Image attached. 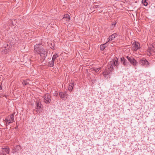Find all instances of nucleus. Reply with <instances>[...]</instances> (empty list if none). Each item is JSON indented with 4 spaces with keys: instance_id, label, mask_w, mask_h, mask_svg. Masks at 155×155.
I'll list each match as a JSON object with an SVG mask.
<instances>
[{
    "instance_id": "nucleus-18",
    "label": "nucleus",
    "mask_w": 155,
    "mask_h": 155,
    "mask_svg": "<svg viewBox=\"0 0 155 155\" xmlns=\"http://www.w3.org/2000/svg\"><path fill=\"white\" fill-rule=\"evenodd\" d=\"M107 42L106 43L104 44L101 45H100V48L101 50H103L105 48V47L107 46Z\"/></svg>"
},
{
    "instance_id": "nucleus-13",
    "label": "nucleus",
    "mask_w": 155,
    "mask_h": 155,
    "mask_svg": "<svg viewBox=\"0 0 155 155\" xmlns=\"http://www.w3.org/2000/svg\"><path fill=\"white\" fill-rule=\"evenodd\" d=\"M11 47V46L10 45H8V44H7L6 45H5V46H4L5 52L6 53H7L10 50Z\"/></svg>"
},
{
    "instance_id": "nucleus-14",
    "label": "nucleus",
    "mask_w": 155,
    "mask_h": 155,
    "mask_svg": "<svg viewBox=\"0 0 155 155\" xmlns=\"http://www.w3.org/2000/svg\"><path fill=\"white\" fill-rule=\"evenodd\" d=\"M117 36V35L116 33H114L110 36L108 38V40L107 42L113 40Z\"/></svg>"
},
{
    "instance_id": "nucleus-9",
    "label": "nucleus",
    "mask_w": 155,
    "mask_h": 155,
    "mask_svg": "<svg viewBox=\"0 0 155 155\" xmlns=\"http://www.w3.org/2000/svg\"><path fill=\"white\" fill-rule=\"evenodd\" d=\"M148 54H151L155 52V44H153L150 45L148 49Z\"/></svg>"
},
{
    "instance_id": "nucleus-8",
    "label": "nucleus",
    "mask_w": 155,
    "mask_h": 155,
    "mask_svg": "<svg viewBox=\"0 0 155 155\" xmlns=\"http://www.w3.org/2000/svg\"><path fill=\"white\" fill-rule=\"evenodd\" d=\"M132 49L134 51L138 50L140 48V44L138 42H134L132 44Z\"/></svg>"
},
{
    "instance_id": "nucleus-24",
    "label": "nucleus",
    "mask_w": 155,
    "mask_h": 155,
    "mask_svg": "<svg viewBox=\"0 0 155 155\" xmlns=\"http://www.w3.org/2000/svg\"><path fill=\"white\" fill-rule=\"evenodd\" d=\"M23 83V84H25V85H26L27 84V82L25 81H24Z\"/></svg>"
},
{
    "instance_id": "nucleus-10",
    "label": "nucleus",
    "mask_w": 155,
    "mask_h": 155,
    "mask_svg": "<svg viewBox=\"0 0 155 155\" xmlns=\"http://www.w3.org/2000/svg\"><path fill=\"white\" fill-rule=\"evenodd\" d=\"M42 105L40 102H36V110L38 113H40L42 110Z\"/></svg>"
},
{
    "instance_id": "nucleus-4",
    "label": "nucleus",
    "mask_w": 155,
    "mask_h": 155,
    "mask_svg": "<svg viewBox=\"0 0 155 155\" xmlns=\"http://www.w3.org/2000/svg\"><path fill=\"white\" fill-rule=\"evenodd\" d=\"M126 57L131 64L134 67H136L137 66L138 62L134 57L129 56H127Z\"/></svg>"
},
{
    "instance_id": "nucleus-1",
    "label": "nucleus",
    "mask_w": 155,
    "mask_h": 155,
    "mask_svg": "<svg viewBox=\"0 0 155 155\" xmlns=\"http://www.w3.org/2000/svg\"><path fill=\"white\" fill-rule=\"evenodd\" d=\"M118 64L117 59L114 60L109 62L108 63L107 68L105 69L103 72L104 76L107 78H109V74L110 72L113 70V67H117Z\"/></svg>"
},
{
    "instance_id": "nucleus-25",
    "label": "nucleus",
    "mask_w": 155,
    "mask_h": 155,
    "mask_svg": "<svg viewBox=\"0 0 155 155\" xmlns=\"http://www.w3.org/2000/svg\"><path fill=\"white\" fill-rule=\"evenodd\" d=\"M116 22H115V23H114L113 24H112V26H113V25H114V26L115 25H116Z\"/></svg>"
},
{
    "instance_id": "nucleus-27",
    "label": "nucleus",
    "mask_w": 155,
    "mask_h": 155,
    "mask_svg": "<svg viewBox=\"0 0 155 155\" xmlns=\"http://www.w3.org/2000/svg\"><path fill=\"white\" fill-rule=\"evenodd\" d=\"M2 89V87L1 86H0V90Z\"/></svg>"
},
{
    "instance_id": "nucleus-5",
    "label": "nucleus",
    "mask_w": 155,
    "mask_h": 155,
    "mask_svg": "<svg viewBox=\"0 0 155 155\" xmlns=\"http://www.w3.org/2000/svg\"><path fill=\"white\" fill-rule=\"evenodd\" d=\"M14 114H12L8 116L4 120L7 124L9 125L14 122Z\"/></svg>"
},
{
    "instance_id": "nucleus-26",
    "label": "nucleus",
    "mask_w": 155,
    "mask_h": 155,
    "mask_svg": "<svg viewBox=\"0 0 155 155\" xmlns=\"http://www.w3.org/2000/svg\"><path fill=\"white\" fill-rule=\"evenodd\" d=\"M2 96L3 97H6V96L5 95V94H3L2 95Z\"/></svg>"
},
{
    "instance_id": "nucleus-3",
    "label": "nucleus",
    "mask_w": 155,
    "mask_h": 155,
    "mask_svg": "<svg viewBox=\"0 0 155 155\" xmlns=\"http://www.w3.org/2000/svg\"><path fill=\"white\" fill-rule=\"evenodd\" d=\"M43 98V101L46 104H49L51 101V96L48 93H46L42 97Z\"/></svg>"
},
{
    "instance_id": "nucleus-16",
    "label": "nucleus",
    "mask_w": 155,
    "mask_h": 155,
    "mask_svg": "<svg viewBox=\"0 0 155 155\" xmlns=\"http://www.w3.org/2000/svg\"><path fill=\"white\" fill-rule=\"evenodd\" d=\"M74 86V84L73 83H70L68 87V90L69 91L71 92L72 91Z\"/></svg>"
},
{
    "instance_id": "nucleus-11",
    "label": "nucleus",
    "mask_w": 155,
    "mask_h": 155,
    "mask_svg": "<svg viewBox=\"0 0 155 155\" xmlns=\"http://www.w3.org/2000/svg\"><path fill=\"white\" fill-rule=\"evenodd\" d=\"M120 62L124 66L128 67L130 65V64L127 62V60L124 58H120Z\"/></svg>"
},
{
    "instance_id": "nucleus-23",
    "label": "nucleus",
    "mask_w": 155,
    "mask_h": 155,
    "mask_svg": "<svg viewBox=\"0 0 155 155\" xmlns=\"http://www.w3.org/2000/svg\"><path fill=\"white\" fill-rule=\"evenodd\" d=\"M58 95V94L56 92H55V93L54 94V95L55 96H57Z\"/></svg>"
},
{
    "instance_id": "nucleus-6",
    "label": "nucleus",
    "mask_w": 155,
    "mask_h": 155,
    "mask_svg": "<svg viewBox=\"0 0 155 155\" xmlns=\"http://www.w3.org/2000/svg\"><path fill=\"white\" fill-rule=\"evenodd\" d=\"M139 63L141 65L146 67H148L150 64L149 62L144 58H142L140 60Z\"/></svg>"
},
{
    "instance_id": "nucleus-20",
    "label": "nucleus",
    "mask_w": 155,
    "mask_h": 155,
    "mask_svg": "<svg viewBox=\"0 0 155 155\" xmlns=\"http://www.w3.org/2000/svg\"><path fill=\"white\" fill-rule=\"evenodd\" d=\"M58 54L55 53L54 54L53 56L52 60L55 61V59L58 57Z\"/></svg>"
},
{
    "instance_id": "nucleus-19",
    "label": "nucleus",
    "mask_w": 155,
    "mask_h": 155,
    "mask_svg": "<svg viewBox=\"0 0 155 155\" xmlns=\"http://www.w3.org/2000/svg\"><path fill=\"white\" fill-rule=\"evenodd\" d=\"M148 0H142V3L145 6H146L148 5Z\"/></svg>"
},
{
    "instance_id": "nucleus-15",
    "label": "nucleus",
    "mask_w": 155,
    "mask_h": 155,
    "mask_svg": "<svg viewBox=\"0 0 155 155\" xmlns=\"http://www.w3.org/2000/svg\"><path fill=\"white\" fill-rule=\"evenodd\" d=\"M2 149L3 150V152L5 153V154L9 153L10 149L9 147H7L4 148H2Z\"/></svg>"
},
{
    "instance_id": "nucleus-7",
    "label": "nucleus",
    "mask_w": 155,
    "mask_h": 155,
    "mask_svg": "<svg viewBox=\"0 0 155 155\" xmlns=\"http://www.w3.org/2000/svg\"><path fill=\"white\" fill-rule=\"evenodd\" d=\"M60 97L63 100H66L69 95L67 94L66 91L60 92H59Z\"/></svg>"
},
{
    "instance_id": "nucleus-17",
    "label": "nucleus",
    "mask_w": 155,
    "mask_h": 155,
    "mask_svg": "<svg viewBox=\"0 0 155 155\" xmlns=\"http://www.w3.org/2000/svg\"><path fill=\"white\" fill-rule=\"evenodd\" d=\"M70 19V16L68 14H65L64 15L63 18L64 20H66L67 21H69Z\"/></svg>"
},
{
    "instance_id": "nucleus-22",
    "label": "nucleus",
    "mask_w": 155,
    "mask_h": 155,
    "mask_svg": "<svg viewBox=\"0 0 155 155\" xmlns=\"http://www.w3.org/2000/svg\"><path fill=\"white\" fill-rule=\"evenodd\" d=\"M101 69V68H93V70L95 72H98L99 70Z\"/></svg>"
},
{
    "instance_id": "nucleus-21",
    "label": "nucleus",
    "mask_w": 155,
    "mask_h": 155,
    "mask_svg": "<svg viewBox=\"0 0 155 155\" xmlns=\"http://www.w3.org/2000/svg\"><path fill=\"white\" fill-rule=\"evenodd\" d=\"M54 61L52 60L49 62V66L50 67H53L54 65Z\"/></svg>"
},
{
    "instance_id": "nucleus-2",
    "label": "nucleus",
    "mask_w": 155,
    "mask_h": 155,
    "mask_svg": "<svg viewBox=\"0 0 155 155\" xmlns=\"http://www.w3.org/2000/svg\"><path fill=\"white\" fill-rule=\"evenodd\" d=\"M34 49L35 53L39 54L42 59L44 60L47 56V53L42 45L41 44H36L34 46Z\"/></svg>"
},
{
    "instance_id": "nucleus-12",
    "label": "nucleus",
    "mask_w": 155,
    "mask_h": 155,
    "mask_svg": "<svg viewBox=\"0 0 155 155\" xmlns=\"http://www.w3.org/2000/svg\"><path fill=\"white\" fill-rule=\"evenodd\" d=\"M21 149V148L20 146L16 145L14 147V149H12V152L13 153H18Z\"/></svg>"
}]
</instances>
